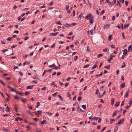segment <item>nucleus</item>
Segmentation results:
<instances>
[{
	"instance_id": "1",
	"label": "nucleus",
	"mask_w": 132,
	"mask_h": 132,
	"mask_svg": "<svg viewBox=\"0 0 132 132\" xmlns=\"http://www.w3.org/2000/svg\"><path fill=\"white\" fill-rule=\"evenodd\" d=\"M85 18L86 19L88 20L89 19V22L91 24H92L93 23L94 21V16L91 14H88L86 16Z\"/></svg>"
},
{
	"instance_id": "2",
	"label": "nucleus",
	"mask_w": 132,
	"mask_h": 132,
	"mask_svg": "<svg viewBox=\"0 0 132 132\" xmlns=\"http://www.w3.org/2000/svg\"><path fill=\"white\" fill-rule=\"evenodd\" d=\"M7 87L10 89V90L12 92H16V91L15 90L14 88H12L11 86H8Z\"/></svg>"
},
{
	"instance_id": "3",
	"label": "nucleus",
	"mask_w": 132,
	"mask_h": 132,
	"mask_svg": "<svg viewBox=\"0 0 132 132\" xmlns=\"http://www.w3.org/2000/svg\"><path fill=\"white\" fill-rule=\"evenodd\" d=\"M124 120V118H123L121 120H119L118 122V123H116V125H117L118 124H122Z\"/></svg>"
},
{
	"instance_id": "4",
	"label": "nucleus",
	"mask_w": 132,
	"mask_h": 132,
	"mask_svg": "<svg viewBox=\"0 0 132 132\" xmlns=\"http://www.w3.org/2000/svg\"><path fill=\"white\" fill-rule=\"evenodd\" d=\"M129 105H128L125 108L126 109H129V108L130 107L131 104H132V99L131 100H130V102L129 103Z\"/></svg>"
},
{
	"instance_id": "5",
	"label": "nucleus",
	"mask_w": 132,
	"mask_h": 132,
	"mask_svg": "<svg viewBox=\"0 0 132 132\" xmlns=\"http://www.w3.org/2000/svg\"><path fill=\"white\" fill-rule=\"evenodd\" d=\"M129 91V89L128 90L127 92L125 95V98H127L128 96V94Z\"/></svg>"
},
{
	"instance_id": "6",
	"label": "nucleus",
	"mask_w": 132,
	"mask_h": 132,
	"mask_svg": "<svg viewBox=\"0 0 132 132\" xmlns=\"http://www.w3.org/2000/svg\"><path fill=\"white\" fill-rule=\"evenodd\" d=\"M1 130H2L3 131H8L9 132L10 131V130L9 129H6L4 128V127L2 128L1 129Z\"/></svg>"
},
{
	"instance_id": "7",
	"label": "nucleus",
	"mask_w": 132,
	"mask_h": 132,
	"mask_svg": "<svg viewBox=\"0 0 132 132\" xmlns=\"http://www.w3.org/2000/svg\"><path fill=\"white\" fill-rule=\"evenodd\" d=\"M35 85H33L31 86H28L27 87L26 89H32L34 86H35Z\"/></svg>"
},
{
	"instance_id": "8",
	"label": "nucleus",
	"mask_w": 132,
	"mask_h": 132,
	"mask_svg": "<svg viewBox=\"0 0 132 132\" xmlns=\"http://www.w3.org/2000/svg\"><path fill=\"white\" fill-rule=\"evenodd\" d=\"M125 83L124 82L121 84L120 85V88H123L125 86Z\"/></svg>"
},
{
	"instance_id": "9",
	"label": "nucleus",
	"mask_w": 132,
	"mask_h": 132,
	"mask_svg": "<svg viewBox=\"0 0 132 132\" xmlns=\"http://www.w3.org/2000/svg\"><path fill=\"white\" fill-rule=\"evenodd\" d=\"M119 112V111H118L117 110L116 111L113 113L112 115V117H113L115 116L117 114V112Z\"/></svg>"
},
{
	"instance_id": "10",
	"label": "nucleus",
	"mask_w": 132,
	"mask_h": 132,
	"mask_svg": "<svg viewBox=\"0 0 132 132\" xmlns=\"http://www.w3.org/2000/svg\"><path fill=\"white\" fill-rule=\"evenodd\" d=\"M127 50L126 49H124L123 51V54L124 55H126L127 54Z\"/></svg>"
},
{
	"instance_id": "11",
	"label": "nucleus",
	"mask_w": 132,
	"mask_h": 132,
	"mask_svg": "<svg viewBox=\"0 0 132 132\" xmlns=\"http://www.w3.org/2000/svg\"><path fill=\"white\" fill-rule=\"evenodd\" d=\"M16 93L17 94H20V96H22L24 95L23 94L22 92H19L16 91Z\"/></svg>"
},
{
	"instance_id": "12",
	"label": "nucleus",
	"mask_w": 132,
	"mask_h": 132,
	"mask_svg": "<svg viewBox=\"0 0 132 132\" xmlns=\"http://www.w3.org/2000/svg\"><path fill=\"white\" fill-rule=\"evenodd\" d=\"M10 110V109L9 107L8 106H7L6 108V111L7 112H9Z\"/></svg>"
},
{
	"instance_id": "13",
	"label": "nucleus",
	"mask_w": 132,
	"mask_h": 132,
	"mask_svg": "<svg viewBox=\"0 0 132 132\" xmlns=\"http://www.w3.org/2000/svg\"><path fill=\"white\" fill-rule=\"evenodd\" d=\"M114 99L113 98H112L111 100V104L112 105H113L114 104Z\"/></svg>"
},
{
	"instance_id": "14",
	"label": "nucleus",
	"mask_w": 132,
	"mask_h": 132,
	"mask_svg": "<svg viewBox=\"0 0 132 132\" xmlns=\"http://www.w3.org/2000/svg\"><path fill=\"white\" fill-rule=\"evenodd\" d=\"M120 102V101L117 102V103L115 104V107L118 106H119Z\"/></svg>"
},
{
	"instance_id": "15",
	"label": "nucleus",
	"mask_w": 132,
	"mask_h": 132,
	"mask_svg": "<svg viewBox=\"0 0 132 132\" xmlns=\"http://www.w3.org/2000/svg\"><path fill=\"white\" fill-rule=\"evenodd\" d=\"M26 98H23L22 99H21V101L23 103H25L26 102Z\"/></svg>"
},
{
	"instance_id": "16",
	"label": "nucleus",
	"mask_w": 132,
	"mask_h": 132,
	"mask_svg": "<svg viewBox=\"0 0 132 132\" xmlns=\"http://www.w3.org/2000/svg\"><path fill=\"white\" fill-rule=\"evenodd\" d=\"M110 24H107L106 25H105L104 28V29L105 28H109V26H110Z\"/></svg>"
},
{
	"instance_id": "17",
	"label": "nucleus",
	"mask_w": 132,
	"mask_h": 132,
	"mask_svg": "<svg viewBox=\"0 0 132 132\" xmlns=\"http://www.w3.org/2000/svg\"><path fill=\"white\" fill-rule=\"evenodd\" d=\"M128 15V14L127 13H124L123 14V16L124 17V18H127V16Z\"/></svg>"
},
{
	"instance_id": "18",
	"label": "nucleus",
	"mask_w": 132,
	"mask_h": 132,
	"mask_svg": "<svg viewBox=\"0 0 132 132\" xmlns=\"http://www.w3.org/2000/svg\"><path fill=\"white\" fill-rule=\"evenodd\" d=\"M116 5L117 6H121V5L120 4V3L118 1H117V4Z\"/></svg>"
},
{
	"instance_id": "19",
	"label": "nucleus",
	"mask_w": 132,
	"mask_h": 132,
	"mask_svg": "<svg viewBox=\"0 0 132 132\" xmlns=\"http://www.w3.org/2000/svg\"><path fill=\"white\" fill-rule=\"evenodd\" d=\"M37 111L38 113V114L40 116L42 115V111Z\"/></svg>"
},
{
	"instance_id": "20",
	"label": "nucleus",
	"mask_w": 132,
	"mask_h": 132,
	"mask_svg": "<svg viewBox=\"0 0 132 132\" xmlns=\"http://www.w3.org/2000/svg\"><path fill=\"white\" fill-rule=\"evenodd\" d=\"M30 94V92L29 91H27L26 92H25L24 94L25 95L27 96L29 94Z\"/></svg>"
},
{
	"instance_id": "21",
	"label": "nucleus",
	"mask_w": 132,
	"mask_h": 132,
	"mask_svg": "<svg viewBox=\"0 0 132 132\" xmlns=\"http://www.w3.org/2000/svg\"><path fill=\"white\" fill-rule=\"evenodd\" d=\"M129 24H128L125 25L124 26V28L125 29H127L129 26Z\"/></svg>"
},
{
	"instance_id": "22",
	"label": "nucleus",
	"mask_w": 132,
	"mask_h": 132,
	"mask_svg": "<svg viewBox=\"0 0 132 132\" xmlns=\"http://www.w3.org/2000/svg\"><path fill=\"white\" fill-rule=\"evenodd\" d=\"M29 56V55H23V58H26Z\"/></svg>"
},
{
	"instance_id": "23",
	"label": "nucleus",
	"mask_w": 132,
	"mask_h": 132,
	"mask_svg": "<svg viewBox=\"0 0 132 132\" xmlns=\"http://www.w3.org/2000/svg\"><path fill=\"white\" fill-rule=\"evenodd\" d=\"M132 48V45H130L128 48V51H131V50L129 51L130 50V49H131Z\"/></svg>"
},
{
	"instance_id": "24",
	"label": "nucleus",
	"mask_w": 132,
	"mask_h": 132,
	"mask_svg": "<svg viewBox=\"0 0 132 132\" xmlns=\"http://www.w3.org/2000/svg\"><path fill=\"white\" fill-rule=\"evenodd\" d=\"M58 69H60V68H59V67H57L56 66H55V67H54V68H53V69H55V70H57Z\"/></svg>"
},
{
	"instance_id": "25",
	"label": "nucleus",
	"mask_w": 132,
	"mask_h": 132,
	"mask_svg": "<svg viewBox=\"0 0 132 132\" xmlns=\"http://www.w3.org/2000/svg\"><path fill=\"white\" fill-rule=\"evenodd\" d=\"M97 65L96 64H95L94 65L93 67L92 68V69H94L95 68L97 67Z\"/></svg>"
},
{
	"instance_id": "26",
	"label": "nucleus",
	"mask_w": 132,
	"mask_h": 132,
	"mask_svg": "<svg viewBox=\"0 0 132 132\" xmlns=\"http://www.w3.org/2000/svg\"><path fill=\"white\" fill-rule=\"evenodd\" d=\"M14 98L16 100H18L19 99V97L18 96H14Z\"/></svg>"
},
{
	"instance_id": "27",
	"label": "nucleus",
	"mask_w": 132,
	"mask_h": 132,
	"mask_svg": "<svg viewBox=\"0 0 132 132\" xmlns=\"http://www.w3.org/2000/svg\"><path fill=\"white\" fill-rule=\"evenodd\" d=\"M114 120H115V119H110V123L111 124H112L113 123V121H114Z\"/></svg>"
},
{
	"instance_id": "28",
	"label": "nucleus",
	"mask_w": 132,
	"mask_h": 132,
	"mask_svg": "<svg viewBox=\"0 0 132 132\" xmlns=\"http://www.w3.org/2000/svg\"><path fill=\"white\" fill-rule=\"evenodd\" d=\"M112 35H110L109 36V37L108 40L109 41H110L111 40V38H112Z\"/></svg>"
},
{
	"instance_id": "29",
	"label": "nucleus",
	"mask_w": 132,
	"mask_h": 132,
	"mask_svg": "<svg viewBox=\"0 0 132 132\" xmlns=\"http://www.w3.org/2000/svg\"><path fill=\"white\" fill-rule=\"evenodd\" d=\"M46 120H44L43 121L41 122V123L42 124H45V123Z\"/></svg>"
},
{
	"instance_id": "30",
	"label": "nucleus",
	"mask_w": 132,
	"mask_h": 132,
	"mask_svg": "<svg viewBox=\"0 0 132 132\" xmlns=\"http://www.w3.org/2000/svg\"><path fill=\"white\" fill-rule=\"evenodd\" d=\"M12 39H13L11 37L8 38L7 39V40L8 41L11 40Z\"/></svg>"
},
{
	"instance_id": "31",
	"label": "nucleus",
	"mask_w": 132,
	"mask_h": 132,
	"mask_svg": "<svg viewBox=\"0 0 132 132\" xmlns=\"http://www.w3.org/2000/svg\"><path fill=\"white\" fill-rule=\"evenodd\" d=\"M65 26L67 27H68L70 26L68 24L66 23L65 24Z\"/></svg>"
},
{
	"instance_id": "32",
	"label": "nucleus",
	"mask_w": 132,
	"mask_h": 132,
	"mask_svg": "<svg viewBox=\"0 0 132 132\" xmlns=\"http://www.w3.org/2000/svg\"><path fill=\"white\" fill-rule=\"evenodd\" d=\"M109 4L110 5H111V6L110 7H111L112 5H113L114 4V3L113 2H109Z\"/></svg>"
},
{
	"instance_id": "33",
	"label": "nucleus",
	"mask_w": 132,
	"mask_h": 132,
	"mask_svg": "<svg viewBox=\"0 0 132 132\" xmlns=\"http://www.w3.org/2000/svg\"><path fill=\"white\" fill-rule=\"evenodd\" d=\"M78 101H80L81 100V95L80 96L78 97Z\"/></svg>"
},
{
	"instance_id": "34",
	"label": "nucleus",
	"mask_w": 132,
	"mask_h": 132,
	"mask_svg": "<svg viewBox=\"0 0 132 132\" xmlns=\"http://www.w3.org/2000/svg\"><path fill=\"white\" fill-rule=\"evenodd\" d=\"M57 92H56L54 94H53L52 95V96L53 97H55V96L56 95H57Z\"/></svg>"
},
{
	"instance_id": "35",
	"label": "nucleus",
	"mask_w": 132,
	"mask_h": 132,
	"mask_svg": "<svg viewBox=\"0 0 132 132\" xmlns=\"http://www.w3.org/2000/svg\"><path fill=\"white\" fill-rule=\"evenodd\" d=\"M89 66V64L86 65H84V66L83 68H86L88 67Z\"/></svg>"
},
{
	"instance_id": "36",
	"label": "nucleus",
	"mask_w": 132,
	"mask_h": 132,
	"mask_svg": "<svg viewBox=\"0 0 132 132\" xmlns=\"http://www.w3.org/2000/svg\"><path fill=\"white\" fill-rule=\"evenodd\" d=\"M50 35L51 36H56L55 33H51L50 34Z\"/></svg>"
},
{
	"instance_id": "37",
	"label": "nucleus",
	"mask_w": 132,
	"mask_h": 132,
	"mask_svg": "<svg viewBox=\"0 0 132 132\" xmlns=\"http://www.w3.org/2000/svg\"><path fill=\"white\" fill-rule=\"evenodd\" d=\"M37 106H36L37 108H38V106L40 105V103L39 102H38L37 103Z\"/></svg>"
},
{
	"instance_id": "38",
	"label": "nucleus",
	"mask_w": 132,
	"mask_h": 132,
	"mask_svg": "<svg viewBox=\"0 0 132 132\" xmlns=\"http://www.w3.org/2000/svg\"><path fill=\"white\" fill-rule=\"evenodd\" d=\"M47 72V71L46 70H45L44 72H43V74L42 75V76H43Z\"/></svg>"
},
{
	"instance_id": "39",
	"label": "nucleus",
	"mask_w": 132,
	"mask_h": 132,
	"mask_svg": "<svg viewBox=\"0 0 132 132\" xmlns=\"http://www.w3.org/2000/svg\"><path fill=\"white\" fill-rule=\"evenodd\" d=\"M103 54H100L98 55H97V57L99 58L100 57H101L103 56Z\"/></svg>"
},
{
	"instance_id": "40",
	"label": "nucleus",
	"mask_w": 132,
	"mask_h": 132,
	"mask_svg": "<svg viewBox=\"0 0 132 132\" xmlns=\"http://www.w3.org/2000/svg\"><path fill=\"white\" fill-rule=\"evenodd\" d=\"M82 107V108L84 110L86 109V106L85 105H82L81 106Z\"/></svg>"
},
{
	"instance_id": "41",
	"label": "nucleus",
	"mask_w": 132,
	"mask_h": 132,
	"mask_svg": "<svg viewBox=\"0 0 132 132\" xmlns=\"http://www.w3.org/2000/svg\"><path fill=\"white\" fill-rule=\"evenodd\" d=\"M105 11V10H102L101 12V13H100V14L101 15H102L103 14V13Z\"/></svg>"
},
{
	"instance_id": "42",
	"label": "nucleus",
	"mask_w": 132,
	"mask_h": 132,
	"mask_svg": "<svg viewBox=\"0 0 132 132\" xmlns=\"http://www.w3.org/2000/svg\"><path fill=\"white\" fill-rule=\"evenodd\" d=\"M71 96V95L70 94L69 92H68L67 93V96L68 97H70Z\"/></svg>"
},
{
	"instance_id": "43",
	"label": "nucleus",
	"mask_w": 132,
	"mask_h": 132,
	"mask_svg": "<svg viewBox=\"0 0 132 132\" xmlns=\"http://www.w3.org/2000/svg\"><path fill=\"white\" fill-rule=\"evenodd\" d=\"M112 58L111 57H110V59L109 60H108V62L109 63H110L111 61V60L112 59Z\"/></svg>"
},
{
	"instance_id": "44",
	"label": "nucleus",
	"mask_w": 132,
	"mask_h": 132,
	"mask_svg": "<svg viewBox=\"0 0 132 132\" xmlns=\"http://www.w3.org/2000/svg\"><path fill=\"white\" fill-rule=\"evenodd\" d=\"M98 118L97 117H94V119L95 120H98Z\"/></svg>"
},
{
	"instance_id": "45",
	"label": "nucleus",
	"mask_w": 132,
	"mask_h": 132,
	"mask_svg": "<svg viewBox=\"0 0 132 132\" xmlns=\"http://www.w3.org/2000/svg\"><path fill=\"white\" fill-rule=\"evenodd\" d=\"M110 46H111V47L112 48H115V47L114 45L113 44L111 45Z\"/></svg>"
},
{
	"instance_id": "46",
	"label": "nucleus",
	"mask_w": 132,
	"mask_h": 132,
	"mask_svg": "<svg viewBox=\"0 0 132 132\" xmlns=\"http://www.w3.org/2000/svg\"><path fill=\"white\" fill-rule=\"evenodd\" d=\"M108 49L105 48L103 50V51L105 52H107L108 51Z\"/></svg>"
},
{
	"instance_id": "47",
	"label": "nucleus",
	"mask_w": 132,
	"mask_h": 132,
	"mask_svg": "<svg viewBox=\"0 0 132 132\" xmlns=\"http://www.w3.org/2000/svg\"><path fill=\"white\" fill-rule=\"evenodd\" d=\"M0 81L2 83V84L4 86L5 85V84L4 83L1 79H0Z\"/></svg>"
},
{
	"instance_id": "48",
	"label": "nucleus",
	"mask_w": 132,
	"mask_h": 132,
	"mask_svg": "<svg viewBox=\"0 0 132 132\" xmlns=\"http://www.w3.org/2000/svg\"><path fill=\"white\" fill-rule=\"evenodd\" d=\"M53 2L52 1L50 3H49V4H48V5L49 6H52V5H53Z\"/></svg>"
},
{
	"instance_id": "49",
	"label": "nucleus",
	"mask_w": 132,
	"mask_h": 132,
	"mask_svg": "<svg viewBox=\"0 0 132 132\" xmlns=\"http://www.w3.org/2000/svg\"><path fill=\"white\" fill-rule=\"evenodd\" d=\"M125 4L126 6H127L129 2L127 1H125Z\"/></svg>"
},
{
	"instance_id": "50",
	"label": "nucleus",
	"mask_w": 132,
	"mask_h": 132,
	"mask_svg": "<svg viewBox=\"0 0 132 132\" xmlns=\"http://www.w3.org/2000/svg\"><path fill=\"white\" fill-rule=\"evenodd\" d=\"M33 78L34 79H38V78H37V77H36L35 76H33Z\"/></svg>"
},
{
	"instance_id": "51",
	"label": "nucleus",
	"mask_w": 132,
	"mask_h": 132,
	"mask_svg": "<svg viewBox=\"0 0 132 132\" xmlns=\"http://www.w3.org/2000/svg\"><path fill=\"white\" fill-rule=\"evenodd\" d=\"M57 96L59 97L60 98V99L61 100V101H62L63 100H62V97L59 95H57Z\"/></svg>"
},
{
	"instance_id": "52",
	"label": "nucleus",
	"mask_w": 132,
	"mask_h": 132,
	"mask_svg": "<svg viewBox=\"0 0 132 132\" xmlns=\"http://www.w3.org/2000/svg\"><path fill=\"white\" fill-rule=\"evenodd\" d=\"M122 37H123V39H125V37L124 36V33L123 32H122Z\"/></svg>"
},
{
	"instance_id": "53",
	"label": "nucleus",
	"mask_w": 132,
	"mask_h": 132,
	"mask_svg": "<svg viewBox=\"0 0 132 132\" xmlns=\"http://www.w3.org/2000/svg\"><path fill=\"white\" fill-rule=\"evenodd\" d=\"M106 127H104L103 128V129L101 131V132H102L104 130H105V129H106Z\"/></svg>"
},
{
	"instance_id": "54",
	"label": "nucleus",
	"mask_w": 132,
	"mask_h": 132,
	"mask_svg": "<svg viewBox=\"0 0 132 132\" xmlns=\"http://www.w3.org/2000/svg\"><path fill=\"white\" fill-rule=\"evenodd\" d=\"M56 24H59V25H61V23L60 21H58L56 23Z\"/></svg>"
},
{
	"instance_id": "55",
	"label": "nucleus",
	"mask_w": 132,
	"mask_h": 132,
	"mask_svg": "<svg viewBox=\"0 0 132 132\" xmlns=\"http://www.w3.org/2000/svg\"><path fill=\"white\" fill-rule=\"evenodd\" d=\"M104 68L109 69H110V65H109L108 67L105 66Z\"/></svg>"
},
{
	"instance_id": "56",
	"label": "nucleus",
	"mask_w": 132,
	"mask_h": 132,
	"mask_svg": "<svg viewBox=\"0 0 132 132\" xmlns=\"http://www.w3.org/2000/svg\"><path fill=\"white\" fill-rule=\"evenodd\" d=\"M55 43H54V44H53L52 46L51 47V48H53L55 47Z\"/></svg>"
},
{
	"instance_id": "57",
	"label": "nucleus",
	"mask_w": 132,
	"mask_h": 132,
	"mask_svg": "<svg viewBox=\"0 0 132 132\" xmlns=\"http://www.w3.org/2000/svg\"><path fill=\"white\" fill-rule=\"evenodd\" d=\"M77 24V23H73L71 24V25H72L73 26H75Z\"/></svg>"
},
{
	"instance_id": "58",
	"label": "nucleus",
	"mask_w": 132,
	"mask_h": 132,
	"mask_svg": "<svg viewBox=\"0 0 132 132\" xmlns=\"http://www.w3.org/2000/svg\"><path fill=\"white\" fill-rule=\"evenodd\" d=\"M69 9V6L68 5H67L66 6V9L67 11L68 10V9Z\"/></svg>"
},
{
	"instance_id": "59",
	"label": "nucleus",
	"mask_w": 132,
	"mask_h": 132,
	"mask_svg": "<svg viewBox=\"0 0 132 132\" xmlns=\"http://www.w3.org/2000/svg\"><path fill=\"white\" fill-rule=\"evenodd\" d=\"M59 83L61 86H62L63 85V83L61 82L60 81L59 82Z\"/></svg>"
},
{
	"instance_id": "60",
	"label": "nucleus",
	"mask_w": 132,
	"mask_h": 132,
	"mask_svg": "<svg viewBox=\"0 0 132 132\" xmlns=\"http://www.w3.org/2000/svg\"><path fill=\"white\" fill-rule=\"evenodd\" d=\"M19 31L18 30H15L14 32V33L18 34L19 33Z\"/></svg>"
},
{
	"instance_id": "61",
	"label": "nucleus",
	"mask_w": 132,
	"mask_h": 132,
	"mask_svg": "<svg viewBox=\"0 0 132 132\" xmlns=\"http://www.w3.org/2000/svg\"><path fill=\"white\" fill-rule=\"evenodd\" d=\"M14 70L15 69H16L18 68V67L16 66L15 65H14Z\"/></svg>"
},
{
	"instance_id": "62",
	"label": "nucleus",
	"mask_w": 132,
	"mask_h": 132,
	"mask_svg": "<svg viewBox=\"0 0 132 132\" xmlns=\"http://www.w3.org/2000/svg\"><path fill=\"white\" fill-rule=\"evenodd\" d=\"M56 72H53L52 75V76H54L56 74Z\"/></svg>"
},
{
	"instance_id": "63",
	"label": "nucleus",
	"mask_w": 132,
	"mask_h": 132,
	"mask_svg": "<svg viewBox=\"0 0 132 132\" xmlns=\"http://www.w3.org/2000/svg\"><path fill=\"white\" fill-rule=\"evenodd\" d=\"M29 38L27 37H25L24 39V40H27V39H28Z\"/></svg>"
},
{
	"instance_id": "64",
	"label": "nucleus",
	"mask_w": 132,
	"mask_h": 132,
	"mask_svg": "<svg viewBox=\"0 0 132 132\" xmlns=\"http://www.w3.org/2000/svg\"><path fill=\"white\" fill-rule=\"evenodd\" d=\"M98 89H97L96 90V94H97L98 93Z\"/></svg>"
}]
</instances>
